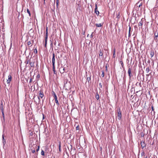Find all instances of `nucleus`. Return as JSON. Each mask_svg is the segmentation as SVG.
Returning <instances> with one entry per match:
<instances>
[{"instance_id":"f257e3e1","label":"nucleus","mask_w":158,"mask_h":158,"mask_svg":"<svg viewBox=\"0 0 158 158\" xmlns=\"http://www.w3.org/2000/svg\"><path fill=\"white\" fill-rule=\"evenodd\" d=\"M44 94L43 92L40 91L39 93V95L38 96V97L39 100V102L40 100V98H42L44 97Z\"/></svg>"},{"instance_id":"f03ea898","label":"nucleus","mask_w":158,"mask_h":158,"mask_svg":"<svg viewBox=\"0 0 158 158\" xmlns=\"http://www.w3.org/2000/svg\"><path fill=\"white\" fill-rule=\"evenodd\" d=\"M48 38V27L46 28V34L45 35V47H46V44H47V40Z\"/></svg>"},{"instance_id":"7ed1b4c3","label":"nucleus","mask_w":158,"mask_h":158,"mask_svg":"<svg viewBox=\"0 0 158 158\" xmlns=\"http://www.w3.org/2000/svg\"><path fill=\"white\" fill-rule=\"evenodd\" d=\"M121 113L120 109L119 111L118 110V118L119 120H120L121 118Z\"/></svg>"},{"instance_id":"20e7f679","label":"nucleus","mask_w":158,"mask_h":158,"mask_svg":"<svg viewBox=\"0 0 158 158\" xmlns=\"http://www.w3.org/2000/svg\"><path fill=\"white\" fill-rule=\"evenodd\" d=\"M12 79V77L10 75L8 76V79L7 80L6 82L8 84H9Z\"/></svg>"},{"instance_id":"39448f33","label":"nucleus","mask_w":158,"mask_h":158,"mask_svg":"<svg viewBox=\"0 0 158 158\" xmlns=\"http://www.w3.org/2000/svg\"><path fill=\"white\" fill-rule=\"evenodd\" d=\"M52 64H55V53L54 52L52 53Z\"/></svg>"},{"instance_id":"423d86ee","label":"nucleus","mask_w":158,"mask_h":158,"mask_svg":"<svg viewBox=\"0 0 158 158\" xmlns=\"http://www.w3.org/2000/svg\"><path fill=\"white\" fill-rule=\"evenodd\" d=\"M154 35L155 36L154 37V40L157 41V37L158 36V32H157V31H156L154 33Z\"/></svg>"},{"instance_id":"0eeeda50","label":"nucleus","mask_w":158,"mask_h":158,"mask_svg":"<svg viewBox=\"0 0 158 158\" xmlns=\"http://www.w3.org/2000/svg\"><path fill=\"white\" fill-rule=\"evenodd\" d=\"M33 148H37L36 149V151L37 152L40 149V146H37L36 144H33Z\"/></svg>"},{"instance_id":"6e6552de","label":"nucleus","mask_w":158,"mask_h":158,"mask_svg":"<svg viewBox=\"0 0 158 158\" xmlns=\"http://www.w3.org/2000/svg\"><path fill=\"white\" fill-rule=\"evenodd\" d=\"M54 98L55 100L56 103L57 105H59V103L58 102V101L57 100V96H56V95L55 94L54 96Z\"/></svg>"},{"instance_id":"1a4fd4ad","label":"nucleus","mask_w":158,"mask_h":158,"mask_svg":"<svg viewBox=\"0 0 158 158\" xmlns=\"http://www.w3.org/2000/svg\"><path fill=\"white\" fill-rule=\"evenodd\" d=\"M97 5L96 4L95 5V13L96 14V15H98L99 14V12L97 10Z\"/></svg>"},{"instance_id":"9d476101","label":"nucleus","mask_w":158,"mask_h":158,"mask_svg":"<svg viewBox=\"0 0 158 158\" xmlns=\"http://www.w3.org/2000/svg\"><path fill=\"white\" fill-rule=\"evenodd\" d=\"M140 144L142 149H143V148H144L146 146V144L144 142H142L140 143Z\"/></svg>"},{"instance_id":"9b49d317","label":"nucleus","mask_w":158,"mask_h":158,"mask_svg":"<svg viewBox=\"0 0 158 158\" xmlns=\"http://www.w3.org/2000/svg\"><path fill=\"white\" fill-rule=\"evenodd\" d=\"M131 68L129 67L128 70V73L129 75V76L130 77H131Z\"/></svg>"},{"instance_id":"f8f14e48","label":"nucleus","mask_w":158,"mask_h":158,"mask_svg":"<svg viewBox=\"0 0 158 158\" xmlns=\"http://www.w3.org/2000/svg\"><path fill=\"white\" fill-rule=\"evenodd\" d=\"M2 142L3 144V145H4L5 143H6V141L5 140V139H4V136L3 135H2Z\"/></svg>"},{"instance_id":"ddd939ff","label":"nucleus","mask_w":158,"mask_h":158,"mask_svg":"<svg viewBox=\"0 0 158 158\" xmlns=\"http://www.w3.org/2000/svg\"><path fill=\"white\" fill-rule=\"evenodd\" d=\"M150 55L151 57H152L154 55V52L153 50H151L150 52Z\"/></svg>"},{"instance_id":"4468645a","label":"nucleus","mask_w":158,"mask_h":158,"mask_svg":"<svg viewBox=\"0 0 158 158\" xmlns=\"http://www.w3.org/2000/svg\"><path fill=\"white\" fill-rule=\"evenodd\" d=\"M95 25L97 27H102V24L101 23H96L95 24Z\"/></svg>"},{"instance_id":"2eb2a0df","label":"nucleus","mask_w":158,"mask_h":158,"mask_svg":"<svg viewBox=\"0 0 158 158\" xmlns=\"http://www.w3.org/2000/svg\"><path fill=\"white\" fill-rule=\"evenodd\" d=\"M113 57V58L115 57V49H114Z\"/></svg>"},{"instance_id":"dca6fc26","label":"nucleus","mask_w":158,"mask_h":158,"mask_svg":"<svg viewBox=\"0 0 158 158\" xmlns=\"http://www.w3.org/2000/svg\"><path fill=\"white\" fill-rule=\"evenodd\" d=\"M95 98L97 99V100H98L99 98V97L98 94L97 93L95 96Z\"/></svg>"},{"instance_id":"f3484780","label":"nucleus","mask_w":158,"mask_h":158,"mask_svg":"<svg viewBox=\"0 0 158 158\" xmlns=\"http://www.w3.org/2000/svg\"><path fill=\"white\" fill-rule=\"evenodd\" d=\"M143 22L141 20L140 22L139 23L138 25L139 26H141L143 25Z\"/></svg>"},{"instance_id":"a211bd4d","label":"nucleus","mask_w":158,"mask_h":158,"mask_svg":"<svg viewBox=\"0 0 158 158\" xmlns=\"http://www.w3.org/2000/svg\"><path fill=\"white\" fill-rule=\"evenodd\" d=\"M50 41L51 42V44H50L51 48H52V49L53 48V43H52V42L51 40H50Z\"/></svg>"},{"instance_id":"6ab92c4d","label":"nucleus","mask_w":158,"mask_h":158,"mask_svg":"<svg viewBox=\"0 0 158 158\" xmlns=\"http://www.w3.org/2000/svg\"><path fill=\"white\" fill-rule=\"evenodd\" d=\"M0 109H1V110L2 111V112L3 116V117H4V112H3V107H1Z\"/></svg>"},{"instance_id":"aec40b11","label":"nucleus","mask_w":158,"mask_h":158,"mask_svg":"<svg viewBox=\"0 0 158 158\" xmlns=\"http://www.w3.org/2000/svg\"><path fill=\"white\" fill-rule=\"evenodd\" d=\"M30 61L29 60H27L25 61V63L26 64H27L28 63H30Z\"/></svg>"},{"instance_id":"412c9836","label":"nucleus","mask_w":158,"mask_h":158,"mask_svg":"<svg viewBox=\"0 0 158 158\" xmlns=\"http://www.w3.org/2000/svg\"><path fill=\"white\" fill-rule=\"evenodd\" d=\"M29 64H30V66H31V67H33L34 66V63H32L31 62H30Z\"/></svg>"},{"instance_id":"4be33fe9","label":"nucleus","mask_w":158,"mask_h":158,"mask_svg":"<svg viewBox=\"0 0 158 158\" xmlns=\"http://www.w3.org/2000/svg\"><path fill=\"white\" fill-rule=\"evenodd\" d=\"M149 69L148 67L146 68V72L147 73H148L149 71Z\"/></svg>"},{"instance_id":"5701e85b","label":"nucleus","mask_w":158,"mask_h":158,"mask_svg":"<svg viewBox=\"0 0 158 158\" xmlns=\"http://www.w3.org/2000/svg\"><path fill=\"white\" fill-rule=\"evenodd\" d=\"M27 12L29 14V16H30L31 15V13L30 12V11L28 9H27Z\"/></svg>"},{"instance_id":"b1692460","label":"nucleus","mask_w":158,"mask_h":158,"mask_svg":"<svg viewBox=\"0 0 158 158\" xmlns=\"http://www.w3.org/2000/svg\"><path fill=\"white\" fill-rule=\"evenodd\" d=\"M41 155H43V156H44V152L42 150V151H41Z\"/></svg>"},{"instance_id":"393cba45","label":"nucleus","mask_w":158,"mask_h":158,"mask_svg":"<svg viewBox=\"0 0 158 158\" xmlns=\"http://www.w3.org/2000/svg\"><path fill=\"white\" fill-rule=\"evenodd\" d=\"M101 76L102 77H104V73L103 71H102V74L101 75Z\"/></svg>"},{"instance_id":"a878e982","label":"nucleus","mask_w":158,"mask_h":158,"mask_svg":"<svg viewBox=\"0 0 158 158\" xmlns=\"http://www.w3.org/2000/svg\"><path fill=\"white\" fill-rule=\"evenodd\" d=\"M102 55H103V53H102V52L101 51V50H100V53L99 54V56H102Z\"/></svg>"},{"instance_id":"bb28decb","label":"nucleus","mask_w":158,"mask_h":158,"mask_svg":"<svg viewBox=\"0 0 158 158\" xmlns=\"http://www.w3.org/2000/svg\"><path fill=\"white\" fill-rule=\"evenodd\" d=\"M120 63L121 64V65L122 67H123V62L122 61H120Z\"/></svg>"},{"instance_id":"cd10ccee","label":"nucleus","mask_w":158,"mask_h":158,"mask_svg":"<svg viewBox=\"0 0 158 158\" xmlns=\"http://www.w3.org/2000/svg\"><path fill=\"white\" fill-rule=\"evenodd\" d=\"M141 155L142 156H143V157L145 156V153L144 152H143L142 153H141Z\"/></svg>"},{"instance_id":"c85d7f7f","label":"nucleus","mask_w":158,"mask_h":158,"mask_svg":"<svg viewBox=\"0 0 158 158\" xmlns=\"http://www.w3.org/2000/svg\"><path fill=\"white\" fill-rule=\"evenodd\" d=\"M120 13L119 12L117 16V18H118V19H119L120 18Z\"/></svg>"},{"instance_id":"c756f323","label":"nucleus","mask_w":158,"mask_h":158,"mask_svg":"<svg viewBox=\"0 0 158 158\" xmlns=\"http://www.w3.org/2000/svg\"><path fill=\"white\" fill-rule=\"evenodd\" d=\"M37 51L36 48L34 49V52L36 54L37 53Z\"/></svg>"},{"instance_id":"7c9ffc66","label":"nucleus","mask_w":158,"mask_h":158,"mask_svg":"<svg viewBox=\"0 0 158 158\" xmlns=\"http://www.w3.org/2000/svg\"><path fill=\"white\" fill-rule=\"evenodd\" d=\"M52 65H53L52 69H53V71L55 70V64H52Z\"/></svg>"},{"instance_id":"2f4dec72","label":"nucleus","mask_w":158,"mask_h":158,"mask_svg":"<svg viewBox=\"0 0 158 158\" xmlns=\"http://www.w3.org/2000/svg\"><path fill=\"white\" fill-rule=\"evenodd\" d=\"M59 151L60 152V151H61V144H59Z\"/></svg>"},{"instance_id":"473e14b6","label":"nucleus","mask_w":158,"mask_h":158,"mask_svg":"<svg viewBox=\"0 0 158 158\" xmlns=\"http://www.w3.org/2000/svg\"><path fill=\"white\" fill-rule=\"evenodd\" d=\"M31 152L33 153H35V149H34V150H31Z\"/></svg>"},{"instance_id":"72a5a7b5","label":"nucleus","mask_w":158,"mask_h":158,"mask_svg":"<svg viewBox=\"0 0 158 158\" xmlns=\"http://www.w3.org/2000/svg\"><path fill=\"white\" fill-rule=\"evenodd\" d=\"M35 148H33V146L31 148V150H34V149H35Z\"/></svg>"},{"instance_id":"f704fd0d","label":"nucleus","mask_w":158,"mask_h":158,"mask_svg":"<svg viewBox=\"0 0 158 158\" xmlns=\"http://www.w3.org/2000/svg\"><path fill=\"white\" fill-rule=\"evenodd\" d=\"M27 44L28 45H30L31 44V42L30 41H29L27 43Z\"/></svg>"},{"instance_id":"c9c22d12","label":"nucleus","mask_w":158,"mask_h":158,"mask_svg":"<svg viewBox=\"0 0 158 158\" xmlns=\"http://www.w3.org/2000/svg\"><path fill=\"white\" fill-rule=\"evenodd\" d=\"M79 126H77L76 127V129L77 130H78L79 129Z\"/></svg>"},{"instance_id":"e433bc0d","label":"nucleus","mask_w":158,"mask_h":158,"mask_svg":"<svg viewBox=\"0 0 158 158\" xmlns=\"http://www.w3.org/2000/svg\"><path fill=\"white\" fill-rule=\"evenodd\" d=\"M131 27L130 26L129 27V35H130V31H131Z\"/></svg>"},{"instance_id":"4c0bfd02","label":"nucleus","mask_w":158,"mask_h":158,"mask_svg":"<svg viewBox=\"0 0 158 158\" xmlns=\"http://www.w3.org/2000/svg\"><path fill=\"white\" fill-rule=\"evenodd\" d=\"M99 86H100V87H101V88H102V84H101V83H100L99 84Z\"/></svg>"},{"instance_id":"58836bf2","label":"nucleus","mask_w":158,"mask_h":158,"mask_svg":"<svg viewBox=\"0 0 158 158\" xmlns=\"http://www.w3.org/2000/svg\"><path fill=\"white\" fill-rule=\"evenodd\" d=\"M152 110L153 111H154V109L153 107V106H152Z\"/></svg>"},{"instance_id":"ea45409f","label":"nucleus","mask_w":158,"mask_h":158,"mask_svg":"<svg viewBox=\"0 0 158 158\" xmlns=\"http://www.w3.org/2000/svg\"><path fill=\"white\" fill-rule=\"evenodd\" d=\"M64 70H61V72H60L61 73H64Z\"/></svg>"},{"instance_id":"a19ab883","label":"nucleus","mask_w":158,"mask_h":158,"mask_svg":"<svg viewBox=\"0 0 158 158\" xmlns=\"http://www.w3.org/2000/svg\"><path fill=\"white\" fill-rule=\"evenodd\" d=\"M78 7H81V5L79 4H78Z\"/></svg>"},{"instance_id":"79ce46f5","label":"nucleus","mask_w":158,"mask_h":158,"mask_svg":"<svg viewBox=\"0 0 158 158\" xmlns=\"http://www.w3.org/2000/svg\"><path fill=\"white\" fill-rule=\"evenodd\" d=\"M54 74H56V71L55 70L53 71Z\"/></svg>"},{"instance_id":"37998d69","label":"nucleus","mask_w":158,"mask_h":158,"mask_svg":"<svg viewBox=\"0 0 158 158\" xmlns=\"http://www.w3.org/2000/svg\"><path fill=\"white\" fill-rule=\"evenodd\" d=\"M53 93V94H54V95L55 94H56L53 91V92H52V94Z\"/></svg>"},{"instance_id":"c03bdc74","label":"nucleus","mask_w":158,"mask_h":158,"mask_svg":"<svg viewBox=\"0 0 158 158\" xmlns=\"http://www.w3.org/2000/svg\"><path fill=\"white\" fill-rule=\"evenodd\" d=\"M56 41H55V42H54V45H56Z\"/></svg>"},{"instance_id":"a18cd8bd","label":"nucleus","mask_w":158,"mask_h":158,"mask_svg":"<svg viewBox=\"0 0 158 158\" xmlns=\"http://www.w3.org/2000/svg\"><path fill=\"white\" fill-rule=\"evenodd\" d=\"M143 158H147V156H144V157H143Z\"/></svg>"},{"instance_id":"49530a36","label":"nucleus","mask_w":158,"mask_h":158,"mask_svg":"<svg viewBox=\"0 0 158 158\" xmlns=\"http://www.w3.org/2000/svg\"><path fill=\"white\" fill-rule=\"evenodd\" d=\"M149 75V74H147L146 75V76H148Z\"/></svg>"},{"instance_id":"de8ad7c7","label":"nucleus","mask_w":158,"mask_h":158,"mask_svg":"<svg viewBox=\"0 0 158 158\" xmlns=\"http://www.w3.org/2000/svg\"><path fill=\"white\" fill-rule=\"evenodd\" d=\"M31 79H30V82H31Z\"/></svg>"},{"instance_id":"09e8293b","label":"nucleus","mask_w":158,"mask_h":158,"mask_svg":"<svg viewBox=\"0 0 158 158\" xmlns=\"http://www.w3.org/2000/svg\"><path fill=\"white\" fill-rule=\"evenodd\" d=\"M44 0V4L45 3V0Z\"/></svg>"},{"instance_id":"8fccbe9b","label":"nucleus","mask_w":158,"mask_h":158,"mask_svg":"<svg viewBox=\"0 0 158 158\" xmlns=\"http://www.w3.org/2000/svg\"><path fill=\"white\" fill-rule=\"evenodd\" d=\"M63 70H64V68L63 69Z\"/></svg>"},{"instance_id":"3c124183","label":"nucleus","mask_w":158,"mask_h":158,"mask_svg":"<svg viewBox=\"0 0 158 158\" xmlns=\"http://www.w3.org/2000/svg\"><path fill=\"white\" fill-rule=\"evenodd\" d=\"M106 68H107V66H106Z\"/></svg>"},{"instance_id":"603ef678","label":"nucleus","mask_w":158,"mask_h":158,"mask_svg":"<svg viewBox=\"0 0 158 158\" xmlns=\"http://www.w3.org/2000/svg\"><path fill=\"white\" fill-rule=\"evenodd\" d=\"M54 158H55V157H54Z\"/></svg>"}]
</instances>
